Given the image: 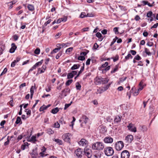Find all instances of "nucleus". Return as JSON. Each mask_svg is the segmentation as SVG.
Listing matches in <instances>:
<instances>
[{
	"label": "nucleus",
	"instance_id": "nucleus-1",
	"mask_svg": "<svg viewBox=\"0 0 158 158\" xmlns=\"http://www.w3.org/2000/svg\"><path fill=\"white\" fill-rule=\"evenodd\" d=\"M104 147V144L102 142H97L92 145V148L94 150H101L103 149Z\"/></svg>",
	"mask_w": 158,
	"mask_h": 158
},
{
	"label": "nucleus",
	"instance_id": "nucleus-2",
	"mask_svg": "<svg viewBox=\"0 0 158 158\" xmlns=\"http://www.w3.org/2000/svg\"><path fill=\"white\" fill-rule=\"evenodd\" d=\"M105 153L108 156H111L114 153V151L112 148L111 147H106L104 149Z\"/></svg>",
	"mask_w": 158,
	"mask_h": 158
},
{
	"label": "nucleus",
	"instance_id": "nucleus-3",
	"mask_svg": "<svg viewBox=\"0 0 158 158\" xmlns=\"http://www.w3.org/2000/svg\"><path fill=\"white\" fill-rule=\"evenodd\" d=\"M83 152V150L82 149L78 148L75 151L74 154L77 158H81L82 156Z\"/></svg>",
	"mask_w": 158,
	"mask_h": 158
},
{
	"label": "nucleus",
	"instance_id": "nucleus-4",
	"mask_svg": "<svg viewBox=\"0 0 158 158\" xmlns=\"http://www.w3.org/2000/svg\"><path fill=\"white\" fill-rule=\"evenodd\" d=\"M123 146V143L122 141H119L116 143L115 144V148L117 151L121 150Z\"/></svg>",
	"mask_w": 158,
	"mask_h": 158
},
{
	"label": "nucleus",
	"instance_id": "nucleus-5",
	"mask_svg": "<svg viewBox=\"0 0 158 158\" xmlns=\"http://www.w3.org/2000/svg\"><path fill=\"white\" fill-rule=\"evenodd\" d=\"M71 137V134L70 133H67L64 134L62 136V138L63 140L68 143L70 142V139Z\"/></svg>",
	"mask_w": 158,
	"mask_h": 158
},
{
	"label": "nucleus",
	"instance_id": "nucleus-6",
	"mask_svg": "<svg viewBox=\"0 0 158 158\" xmlns=\"http://www.w3.org/2000/svg\"><path fill=\"white\" fill-rule=\"evenodd\" d=\"M84 152L85 155L88 158H90L92 155V151L89 148H85L84 149Z\"/></svg>",
	"mask_w": 158,
	"mask_h": 158
},
{
	"label": "nucleus",
	"instance_id": "nucleus-7",
	"mask_svg": "<svg viewBox=\"0 0 158 158\" xmlns=\"http://www.w3.org/2000/svg\"><path fill=\"white\" fill-rule=\"evenodd\" d=\"M139 87L137 91H135L134 94V96H137L139 93V91L141 90L143 88L144 85H143V81L142 80L139 84Z\"/></svg>",
	"mask_w": 158,
	"mask_h": 158
},
{
	"label": "nucleus",
	"instance_id": "nucleus-8",
	"mask_svg": "<svg viewBox=\"0 0 158 158\" xmlns=\"http://www.w3.org/2000/svg\"><path fill=\"white\" fill-rule=\"evenodd\" d=\"M127 127L129 131H131L135 132L136 131V128L134 124L131 123L129 124Z\"/></svg>",
	"mask_w": 158,
	"mask_h": 158
},
{
	"label": "nucleus",
	"instance_id": "nucleus-9",
	"mask_svg": "<svg viewBox=\"0 0 158 158\" xmlns=\"http://www.w3.org/2000/svg\"><path fill=\"white\" fill-rule=\"evenodd\" d=\"M134 137L132 135H130L126 136L125 139V141L127 143L129 144L131 143Z\"/></svg>",
	"mask_w": 158,
	"mask_h": 158
},
{
	"label": "nucleus",
	"instance_id": "nucleus-10",
	"mask_svg": "<svg viewBox=\"0 0 158 158\" xmlns=\"http://www.w3.org/2000/svg\"><path fill=\"white\" fill-rule=\"evenodd\" d=\"M88 141L85 139H82L79 142L78 144L80 146H86L88 144Z\"/></svg>",
	"mask_w": 158,
	"mask_h": 158
},
{
	"label": "nucleus",
	"instance_id": "nucleus-11",
	"mask_svg": "<svg viewBox=\"0 0 158 158\" xmlns=\"http://www.w3.org/2000/svg\"><path fill=\"white\" fill-rule=\"evenodd\" d=\"M129 153L127 150L123 151L121 154V158H129Z\"/></svg>",
	"mask_w": 158,
	"mask_h": 158
},
{
	"label": "nucleus",
	"instance_id": "nucleus-12",
	"mask_svg": "<svg viewBox=\"0 0 158 158\" xmlns=\"http://www.w3.org/2000/svg\"><path fill=\"white\" fill-rule=\"evenodd\" d=\"M70 90L68 88H66L62 91L61 96L66 97L68 94L70 93Z\"/></svg>",
	"mask_w": 158,
	"mask_h": 158
},
{
	"label": "nucleus",
	"instance_id": "nucleus-13",
	"mask_svg": "<svg viewBox=\"0 0 158 158\" xmlns=\"http://www.w3.org/2000/svg\"><path fill=\"white\" fill-rule=\"evenodd\" d=\"M113 141V139L110 136L106 137L104 139V142L106 143H111Z\"/></svg>",
	"mask_w": 158,
	"mask_h": 158
},
{
	"label": "nucleus",
	"instance_id": "nucleus-14",
	"mask_svg": "<svg viewBox=\"0 0 158 158\" xmlns=\"http://www.w3.org/2000/svg\"><path fill=\"white\" fill-rule=\"evenodd\" d=\"M94 83L96 85L102 84L101 77H96L94 79Z\"/></svg>",
	"mask_w": 158,
	"mask_h": 158
},
{
	"label": "nucleus",
	"instance_id": "nucleus-15",
	"mask_svg": "<svg viewBox=\"0 0 158 158\" xmlns=\"http://www.w3.org/2000/svg\"><path fill=\"white\" fill-rule=\"evenodd\" d=\"M122 116H120L118 115H117L115 116L114 119V123H118L121 121Z\"/></svg>",
	"mask_w": 158,
	"mask_h": 158
},
{
	"label": "nucleus",
	"instance_id": "nucleus-16",
	"mask_svg": "<svg viewBox=\"0 0 158 158\" xmlns=\"http://www.w3.org/2000/svg\"><path fill=\"white\" fill-rule=\"evenodd\" d=\"M88 118H87L86 116L85 115H83L82 116L81 119L79 120V122H81L82 121H83L84 123L86 124L88 120Z\"/></svg>",
	"mask_w": 158,
	"mask_h": 158
},
{
	"label": "nucleus",
	"instance_id": "nucleus-17",
	"mask_svg": "<svg viewBox=\"0 0 158 158\" xmlns=\"http://www.w3.org/2000/svg\"><path fill=\"white\" fill-rule=\"evenodd\" d=\"M12 47L9 50L10 53H13L14 52L15 50L17 48V47L14 43H12L11 44Z\"/></svg>",
	"mask_w": 158,
	"mask_h": 158
},
{
	"label": "nucleus",
	"instance_id": "nucleus-18",
	"mask_svg": "<svg viewBox=\"0 0 158 158\" xmlns=\"http://www.w3.org/2000/svg\"><path fill=\"white\" fill-rule=\"evenodd\" d=\"M57 45L58 46L57 47H58V48H55L53 49V51L51 52V54L56 53L60 50L61 48L60 44H57Z\"/></svg>",
	"mask_w": 158,
	"mask_h": 158
},
{
	"label": "nucleus",
	"instance_id": "nucleus-19",
	"mask_svg": "<svg viewBox=\"0 0 158 158\" xmlns=\"http://www.w3.org/2000/svg\"><path fill=\"white\" fill-rule=\"evenodd\" d=\"M28 10L31 11H33L35 10L34 6L33 5L28 4L27 6Z\"/></svg>",
	"mask_w": 158,
	"mask_h": 158
},
{
	"label": "nucleus",
	"instance_id": "nucleus-20",
	"mask_svg": "<svg viewBox=\"0 0 158 158\" xmlns=\"http://www.w3.org/2000/svg\"><path fill=\"white\" fill-rule=\"evenodd\" d=\"M109 79L107 78H103L101 77L102 84H104L107 83L109 81Z\"/></svg>",
	"mask_w": 158,
	"mask_h": 158
},
{
	"label": "nucleus",
	"instance_id": "nucleus-21",
	"mask_svg": "<svg viewBox=\"0 0 158 158\" xmlns=\"http://www.w3.org/2000/svg\"><path fill=\"white\" fill-rule=\"evenodd\" d=\"M36 136L35 135L32 136L29 139V141L32 142L33 143H35V142L37 141L36 139Z\"/></svg>",
	"mask_w": 158,
	"mask_h": 158
},
{
	"label": "nucleus",
	"instance_id": "nucleus-22",
	"mask_svg": "<svg viewBox=\"0 0 158 158\" xmlns=\"http://www.w3.org/2000/svg\"><path fill=\"white\" fill-rule=\"evenodd\" d=\"M105 91V90L103 88H99L98 89H97V92L96 93L97 94H101Z\"/></svg>",
	"mask_w": 158,
	"mask_h": 158
},
{
	"label": "nucleus",
	"instance_id": "nucleus-23",
	"mask_svg": "<svg viewBox=\"0 0 158 158\" xmlns=\"http://www.w3.org/2000/svg\"><path fill=\"white\" fill-rule=\"evenodd\" d=\"M110 66H108L106 68L102 69V73L104 74L108 71L110 69Z\"/></svg>",
	"mask_w": 158,
	"mask_h": 158
},
{
	"label": "nucleus",
	"instance_id": "nucleus-24",
	"mask_svg": "<svg viewBox=\"0 0 158 158\" xmlns=\"http://www.w3.org/2000/svg\"><path fill=\"white\" fill-rule=\"evenodd\" d=\"M127 78V77H123L119 78V81H118V83L120 84L121 83L125 81L126 79Z\"/></svg>",
	"mask_w": 158,
	"mask_h": 158
},
{
	"label": "nucleus",
	"instance_id": "nucleus-25",
	"mask_svg": "<svg viewBox=\"0 0 158 158\" xmlns=\"http://www.w3.org/2000/svg\"><path fill=\"white\" fill-rule=\"evenodd\" d=\"M144 52H145L148 56H151L152 54L150 52L149 49L146 48H144Z\"/></svg>",
	"mask_w": 158,
	"mask_h": 158
},
{
	"label": "nucleus",
	"instance_id": "nucleus-26",
	"mask_svg": "<svg viewBox=\"0 0 158 158\" xmlns=\"http://www.w3.org/2000/svg\"><path fill=\"white\" fill-rule=\"evenodd\" d=\"M54 140L59 145L62 144V141L61 140L56 139H55Z\"/></svg>",
	"mask_w": 158,
	"mask_h": 158
},
{
	"label": "nucleus",
	"instance_id": "nucleus-27",
	"mask_svg": "<svg viewBox=\"0 0 158 158\" xmlns=\"http://www.w3.org/2000/svg\"><path fill=\"white\" fill-rule=\"evenodd\" d=\"M46 150V149L45 148V149L44 150H43L42 152H41L40 153V156L42 157H44L45 156H46L48 155V154H45L44 153L45 152V151Z\"/></svg>",
	"mask_w": 158,
	"mask_h": 158
},
{
	"label": "nucleus",
	"instance_id": "nucleus-28",
	"mask_svg": "<svg viewBox=\"0 0 158 158\" xmlns=\"http://www.w3.org/2000/svg\"><path fill=\"white\" fill-rule=\"evenodd\" d=\"M108 64V62H106L104 64H103L101 67L99 68V70H101V69L102 68H106V67L107 66Z\"/></svg>",
	"mask_w": 158,
	"mask_h": 158
},
{
	"label": "nucleus",
	"instance_id": "nucleus-29",
	"mask_svg": "<svg viewBox=\"0 0 158 158\" xmlns=\"http://www.w3.org/2000/svg\"><path fill=\"white\" fill-rule=\"evenodd\" d=\"M59 111L58 108L56 107L52 109L51 111V112L53 114H56Z\"/></svg>",
	"mask_w": 158,
	"mask_h": 158
},
{
	"label": "nucleus",
	"instance_id": "nucleus-30",
	"mask_svg": "<svg viewBox=\"0 0 158 158\" xmlns=\"http://www.w3.org/2000/svg\"><path fill=\"white\" fill-rule=\"evenodd\" d=\"M80 67L79 65L74 64L71 68L72 70H75L78 69Z\"/></svg>",
	"mask_w": 158,
	"mask_h": 158
},
{
	"label": "nucleus",
	"instance_id": "nucleus-31",
	"mask_svg": "<svg viewBox=\"0 0 158 158\" xmlns=\"http://www.w3.org/2000/svg\"><path fill=\"white\" fill-rule=\"evenodd\" d=\"M31 154L32 158H36L38 156V153L36 152H33Z\"/></svg>",
	"mask_w": 158,
	"mask_h": 158
},
{
	"label": "nucleus",
	"instance_id": "nucleus-32",
	"mask_svg": "<svg viewBox=\"0 0 158 158\" xmlns=\"http://www.w3.org/2000/svg\"><path fill=\"white\" fill-rule=\"evenodd\" d=\"M47 109V107H46V106L43 105L40 108L39 110L40 111H43L44 110H46Z\"/></svg>",
	"mask_w": 158,
	"mask_h": 158
},
{
	"label": "nucleus",
	"instance_id": "nucleus-33",
	"mask_svg": "<svg viewBox=\"0 0 158 158\" xmlns=\"http://www.w3.org/2000/svg\"><path fill=\"white\" fill-rule=\"evenodd\" d=\"M28 143L27 142L23 144L22 145L21 147V149L24 150L27 146Z\"/></svg>",
	"mask_w": 158,
	"mask_h": 158
},
{
	"label": "nucleus",
	"instance_id": "nucleus-34",
	"mask_svg": "<svg viewBox=\"0 0 158 158\" xmlns=\"http://www.w3.org/2000/svg\"><path fill=\"white\" fill-rule=\"evenodd\" d=\"M76 89L77 90H80L81 89V86L79 82H77L76 85Z\"/></svg>",
	"mask_w": 158,
	"mask_h": 158
},
{
	"label": "nucleus",
	"instance_id": "nucleus-35",
	"mask_svg": "<svg viewBox=\"0 0 158 158\" xmlns=\"http://www.w3.org/2000/svg\"><path fill=\"white\" fill-rule=\"evenodd\" d=\"M141 130L143 132L146 131L147 130V128L145 126H143L141 127Z\"/></svg>",
	"mask_w": 158,
	"mask_h": 158
},
{
	"label": "nucleus",
	"instance_id": "nucleus-36",
	"mask_svg": "<svg viewBox=\"0 0 158 158\" xmlns=\"http://www.w3.org/2000/svg\"><path fill=\"white\" fill-rule=\"evenodd\" d=\"M30 92H31V98H32V96L34 94V88L33 86H32L30 89Z\"/></svg>",
	"mask_w": 158,
	"mask_h": 158
},
{
	"label": "nucleus",
	"instance_id": "nucleus-37",
	"mask_svg": "<svg viewBox=\"0 0 158 158\" xmlns=\"http://www.w3.org/2000/svg\"><path fill=\"white\" fill-rule=\"evenodd\" d=\"M47 131L48 134L49 135L52 134L54 133V131L52 130L50 128L48 129Z\"/></svg>",
	"mask_w": 158,
	"mask_h": 158
},
{
	"label": "nucleus",
	"instance_id": "nucleus-38",
	"mask_svg": "<svg viewBox=\"0 0 158 158\" xmlns=\"http://www.w3.org/2000/svg\"><path fill=\"white\" fill-rule=\"evenodd\" d=\"M72 102H73L71 101L70 103L65 104L64 109L65 110H66L68 107H69L71 105Z\"/></svg>",
	"mask_w": 158,
	"mask_h": 158
},
{
	"label": "nucleus",
	"instance_id": "nucleus-39",
	"mask_svg": "<svg viewBox=\"0 0 158 158\" xmlns=\"http://www.w3.org/2000/svg\"><path fill=\"white\" fill-rule=\"evenodd\" d=\"M40 50L39 48H37L34 51V53L36 54H39L40 53Z\"/></svg>",
	"mask_w": 158,
	"mask_h": 158
},
{
	"label": "nucleus",
	"instance_id": "nucleus-40",
	"mask_svg": "<svg viewBox=\"0 0 158 158\" xmlns=\"http://www.w3.org/2000/svg\"><path fill=\"white\" fill-rule=\"evenodd\" d=\"M72 82L73 80L72 79L68 80L66 82L65 84L67 86L69 85Z\"/></svg>",
	"mask_w": 158,
	"mask_h": 158
},
{
	"label": "nucleus",
	"instance_id": "nucleus-41",
	"mask_svg": "<svg viewBox=\"0 0 158 158\" xmlns=\"http://www.w3.org/2000/svg\"><path fill=\"white\" fill-rule=\"evenodd\" d=\"M73 49V48L72 47L69 48L67 49L66 51V53H68L72 51Z\"/></svg>",
	"mask_w": 158,
	"mask_h": 158
},
{
	"label": "nucleus",
	"instance_id": "nucleus-42",
	"mask_svg": "<svg viewBox=\"0 0 158 158\" xmlns=\"http://www.w3.org/2000/svg\"><path fill=\"white\" fill-rule=\"evenodd\" d=\"M21 121V119L20 117H18L16 119V120L15 122V123L17 124H18L20 123Z\"/></svg>",
	"mask_w": 158,
	"mask_h": 158
},
{
	"label": "nucleus",
	"instance_id": "nucleus-43",
	"mask_svg": "<svg viewBox=\"0 0 158 158\" xmlns=\"http://www.w3.org/2000/svg\"><path fill=\"white\" fill-rule=\"evenodd\" d=\"M85 57L81 55L80 56H79L78 58V59L79 60H85Z\"/></svg>",
	"mask_w": 158,
	"mask_h": 158
},
{
	"label": "nucleus",
	"instance_id": "nucleus-44",
	"mask_svg": "<svg viewBox=\"0 0 158 158\" xmlns=\"http://www.w3.org/2000/svg\"><path fill=\"white\" fill-rule=\"evenodd\" d=\"M118 70V67L117 66H116L113 69V70H112L111 72V73H114L115 72H116Z\"/></svg>",
	"mask_w": 158,
	"mask_h": 158
},
{
	"label": "nucleus",
	"instance_id": "nucleus-45",
	"mask_svg": "<svg viewBox=\"0 0 158 158\" xmlns=\"http://www.w3.org/2000/svg\"><path fill=\"white\" fill-rule=\"evenodd\" d=\"M73 77V75L70 73H69L67 75V78L68 79H70L72 78Z\"/></svg>",
	"mask_w": 158,
	"mask_h": 158
},
{
	"label": "nucleus",
	"instance_id": "nucleus-46",
	"mask_svg": "<svg viewBox=\"0 0 158 158\" xmlns=\"http://www.w3.org/2000/svg\"><path fill=\"white\" fill-rule=\"evenodd\" d=\"M152 15V11H149L147 14V16L148 18L151 17Z\"/></svg>",
	"mask_w": 158,
	"mask_h": 158
},
{
	"label": "nucleus",
	"instance_id": "nucleus-47",
	"mask_svg": "<svg viewBox=\"0 0 158 158\" xmlns=\"http://www.w3.org/2000/svg\"><path fill=\"white\" fill-rule=\"evenodd\" d=\"M96 36L98 38L101 39L102 37V35L101 33L99 32H97L96 34Z\"/></svg>",
	"mask_w": 158,
	"mask_h": 158
},
{
	"label": "nucleus",
	"instance_id": "nucleus-48",
	"mask_svg": "<svg viewBox=\"0 0 158 158\" xmlns=\"http://www.w3.org/2000/svg\"><path fill=\"white\" fill-rule=\"evenodd\" d=\"M85 17H87L85 13V12H82L80 15V17L83 18Z\"/></svg>",
	"mask_w": 158,
	"mask_h": 158
},
{
	"label": "nucleus",
	"instance_id": "nucleus-49",
	"mask_svg": "<svg viewBox=\"0 0 158 158\" xmlns=\"http://www.w3.org/2000/svg\"><path fill=\"white\" fill-rule=\"evenodd\" d=\"M99 47V45L97 44V43H95L93 46V49L96 50Z\"/></svg>",
	"mask_w": 158,
	"mask_h": 158
},
{
	"label": "nucleus",
	"instance_id": "nucleus-50",
	"mask_svg": "<svg viewBox=\"0 0 158 158\" xmlns=\"http://www.w3.org/2000/svg\"><path fill=\"white\" fill-rule=\"evenodd\" d=\"M54 126L55 127L59 128L60 127V125L58 122H56L55 123Z\"/></svg>",
	"mask_w": 158,
	"mask_h": 158
},
{
	"label": "nucleus",
	"instance_id": "nucleus-51",
	"mask_svg": "<svg viewBox=\"0 0 158 158\" xmlns=\"http://www.w3.org/2000/svg\"><path fill=\"white\" fill-rule=\"evenodd\" d=\"M7 71V69L6 68H5L4 70H3V72L1 74L0 76H2L3 75L5 74Z\"/></svg>",
	"mask_w": 158,
	"mask_h": 158
},
{
	"label": "nucleus",
	"instance_id": "nucleus-52",
	"mask_svg": "<svg viewBox=\"0 0 158 158\" xmlns=\"http://www.w3.org/2000/svg\"><path fill=\"white\" fill-rule=\"evenodd\" d=\"M13 2H10L8 3V6H9V9H11L13 7Z\"/></svg>",
	"mask_w": 158,
	"mask_h": 158
},
{
	"label": "nucleus",
	"instance_id": "nucleus-53",
	"mask_svg": "<svg viewBox=\"0 0 158 158\" xmlns=\"http://www.w3.org/2000/svg\"><path fill=\"white\" fill-rule=\"evenodd\" d=\"M130 54H128L127 56H125V59L123 60L124 62H126L127 60L130 59Z\"/></svg>",
	"mask_w": 158,
	"mask_h": 158
},
{
	"label": "nucleus",
	"instance_id": "nucleus-54",
	"mask_svg": "<svg viewBox=\"0 0 158 158\" xmlns=\"http://www.w3.org/2000/svg\"><path fill=\"white\" fill-rule=\"evenodd\" d=\"M17 63V62H16V61L14 60L13 62H12L11 64V67H14Z\"/></svg>",
	"mask_w": 158,
	"mask_h": 158
},
{
	"label": "nucleus",
	"instance_id": "nucleus-55",
	"mask_svg": "<svg viewBox=\"0 0 158 158\" xmlns=\"http://www.w3.org/2000/svg\"><path fill=\"white\" fill-rule=\"evenodd\" d=\"M25 111L26 112L27 115H30L31 114V110L28 109H26Z\"/></svg>",
	"mask_w": 158,
	"mask_h": 158
},
{
	"label": "nucleus",
	"instance_id": "nucleus-56",
	"mask_svg": "<svg viewBox=\"0 0 158 158\" xmlns=\"http://www.w3.org/2000/svg\"><path fill=\"white\" fill-rule=\"evenodd\" d=\"M134 59L137 60H141V58L139 56V55H137L134 58Z\"/></svg>",
	"mask_w": 158,
	"mask_h": 158
},
{
	"label": "nucleus",
	"instance_id": "nucleus-57",
	"mask_svg": "<svg viewBox=\"0 0 158 158\" xmlns=\"http://www.w3.org/2000/svg\"><path fill=\"white\" fill-rule=\"evenodd\" d=\"M111 84L109 83V84L107 85H106L105 87H103V88L105 89V90H106L110 86Z\"/></svg>",
	"mask_w": 158,
	"mask_h": 158
},
{
	"label": "nucleus",
	"instance_id": "nucleus-58",
	"mask_svg": "<svg viewBox=\"0 0 158 158\" xmlns=\"http://www.w3.org/2000/svg\"><path fill=\"white\" fill-rule=\"evenodd\" d=\"M147 45L148 46L151 47L153 45V43L152 42H148L147 43Z\"/></svg>",
	"mask_w": 158,
	"mask_h": 158
},
{
	"label": "nucleus",
	"instance_id": "nucleus-59",
	"mask_svg": "<svg viewBox=\"0 0 158 158\" xmlns=\"http://www.w3.org/2000/svg\"><path fill=\"white\" fill-rule=\"evenodd\" d=\"M118 27H114L113 29L114 31L115 32V34H117L118 33Z\"/></svg>",
	"mask_w": 158,
	"mask_h": 158
},
{
	"label": "nucleus",
	"instance_id": "nucleus-60",
	"mask_svg": "<svg viewBox=\"0 0 158 158\" xmlns=\"http://www.w3.org/2000/svg\"><path fill=\"white\" fill-rule=\"evenodd\" d=\"M136 138L137 139V141H139L140 142H141V141L140 140L141 139V136L140 135H138L136 136Z\"/></svg>",
	"mask_w": 158,
	"mask_h": 158
},
{
	"label": "nucleus",
	"instance_id": "nucleus-61",
	"mask_svg": "<svg viewBox=\"0 0 158 158\" xmlns=\"http://www.w3.org/2000/svg\"><path fill=\"white\" fill-rule=\"evenodd\" d=\"M26 86V83H23L21 84L19 86L20 89H21Z\"/></svg>",
	"mask_w": 158,
	"mask_h": 158
},
{
	"label": "nucleus",
	"instance_id": "nucleus-62",
	"mask_svg": "<svg viewBox=\"0 0 158 158\" xmlns=\"http://www.w3.org/2000/svg\"><path fill=\"white\" fill-rule=\"evenodd\" d=\"M51 21V19H49L48 20V21L46 22L44 24V26H46L48 24H49Z\"/></svg>",
	"mask_w": 158,
	"mask_h": 158
},
{
	"label": "nucleus",
	"instance_id": "nucleus-63",
	"mask_svg": "<svg viewBox=\"0 0 158 158\" xmlns=\"http://www.w3.org/2000/svg\"><path fill=\"white\" fill-rule=\"evenodd\" d=\"M89 28L87 27L86 28H84L82 29V32H85L88 31Z\"/></svg>",
	"mask_w": 158,
	"mask_h": 158
},
{
	"label": "nucleus",
	"instance_id": "nucleus-64",
	"mask_svg": "<svg viewBox=\"0 0 158 158\" xmlns=\"http://www.w3.org/2000/svg\"><path fill=\"white\" fill-rule=\"evenodd\" d=\"M42 63V62L41 61H40L36 63L35 65L37 66H39L41 65Z\"/></svg>",
	"mask_w": 158,
	"mask_h": 158
}]
</instances>
